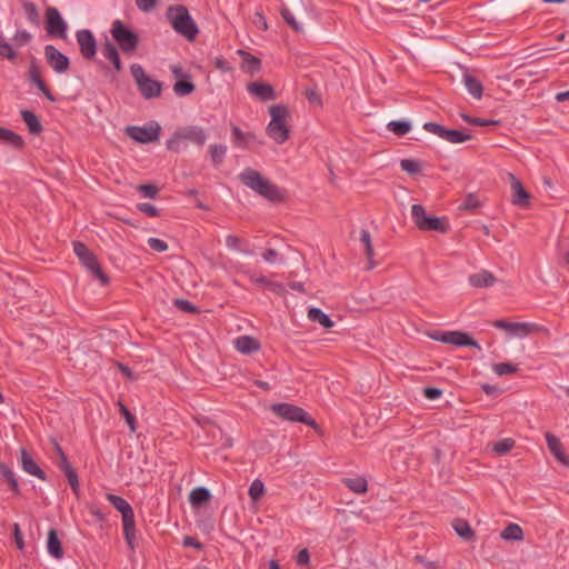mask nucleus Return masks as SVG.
<instances>
[{
    "instance_id": "nucleus-1",
    "label": "nucleus",
    "mask_w": 569,
    "mask_h": 569,
    "mask_svg": "<svg viewBox=\"0 0 569 569\" xmlns=\"http://www.w3.org/2000/svg\"><path fill=\"white\" fill-rule=\"evenodd\" d=\"M241 182L256 191L261 197L272 201L279 202L284 200L286 191L271 183L268 179L262 177L260 172L254 169L247 168L240 174Z\"/></svg>"
},
{
    "instance_id": "nucleus-2",
    "label": "nucleus",
    "mask_w": 569,
    "mask_h": 569,
    "mask_svg": "<svg viewBox=\"0 0 569 569\" xmlns=\"http://www.w3.org/2000/svg\"><path fill=\"white\" fill-rule=\"evenodd\" d=\"M269 113L271 120L266 128L267 134L278 144H282L290 137L289 110L283 104H274L269 108Z\"/></svg>"
},
{
    "instance_id": "nucleus-3",
    "label": "nucleus",
    "mask_w": 569,
    "mask_h": 569,
    "mask_svg": "<svg viewBox=\"0 0 569 569\" xmlns=\"http://www.w3.org/2000/svg\"><path fill=\"white\" fill-rule=\"evenodd\" d=\"M167 17L177 33L190 41L196 39L199 29L184 6L170 7Z\"/></svg>"
},
{
    "instance_id": "nucleus-4",
    "label": "nucleus",
    "mask_w": 569,
    "mask_h": 569,
    "mask_svg": "<svg viewBox=\"0 0 569 569\" xmlns=\"http://www.w3.org/2000/svg\"><path fill=\"white\" fill-rule=\"evenodd\" d=\"M106 498L121 513L124 539L130 549H133V541L136 539V522L132 507L126 499L120 496L107 493Z\"/></svg>"
},
{
    "instance_id": "nucleus-5",
    "label": "nucleus",
    "mask_w": 569,
    "mask_h": 569,
    "mask_svg": "<svg viewBox=\"0 0 569 569\" xmlns=\"http://www.w3.org/2000/svg\"><path fill=\"white\" fill-rule=\"evenodd\" d=\"M206 130L198 126H189L174 132L167 141V148L171 151L179 152L184 141H190L199 147L206 143Z\"/></svg>"
},
{
    "instance_id": "nucleus-6",
    "label": "nucleus",
    "mask_w": 569,
    "mask_h": 569,
    "mask_svg": "<svg viewBox=\"0 0 569 569\" xmlns=\"http://www.w3.org/2000/svg\"><path fill=\"white\" fill-rule=\"evenodd\" d=\"M131 74L138 89L144 99L157 98L161 94L162 86L159 81L151 79L138 63L130 67Z\"/></svg>"
},
{
    "instance_id": "nucleus-7",
    "label": "nucleus",
    "mask_w": 569,
    "mask_h": 569,
    "mask_svg": "<svg viewBox=\"0 0 569 569\" xmlns=\"http://www.w3.org/2000/svg\"><path fill=\"white\" fill-rule=\"evenodd\" d=\"M113 40L124 53H132L139 44L138 34L129 29L121 20H114L110 29Z\"/></svg>"
},
{
    "instance_id": "nucleus-8",
    "label": "nucleus",
    "mask_w": 569,
    "mask_h": 569,
    "mask_svg": "<svg viewBox=\"0 0 569 569\" xmlns=\"http://www.w3.org/2000/svg\"><path fill=\"white\" fill-rule=\"evenodd\" d=\"M274 415L283 420L291 422H302L312 428H317V422L302 408L291 403H277L271 407Z\"/></svg>"
},
{
    "instance_id": "nucleus-9",
    "label": "nucleus",
    "mask_w": 569,
    "mask_h": 569,
    "mask_svg": "<svg viewBox=\"0 0 569 569\" xmlns=\"http://www.w3.org/2000/svg\"><path fill=\"white\" fill-rule=\"evenodd\" d=\"M73 250L77 257L80 259L82 264L94 274L97 279L101 282V284H107L109 279L106 273L102 271L100 263L93 252L87 248L82 242L76 241L73 242Z\"/></svg>"
},
{
    "instance_id": "nucleus-10",
    "label": "nucleus",
    "mask_w": 569,
    "mask_h": 569,
    "mask_svg": "<svg viewBox=\"0 0 569 569\" xmlns=\"http://www.w3.org/2000/svg\"><path fill=\"white\" fill-rule=\"evenodd\" d=\"M423 129L453 144L463 143L472 139V136L467 131L447 129L443 126L436 122H426L423 124Z\"/></svg>"
},
{
    "instance_id": "nucleus-11",
    "label": "nucleus",
    "mask_w": 569,
    "mask_h": 569,
    "mask_svg": "<svg viewBox=\"0 0 569 569\" xmlns=\"http://www.w3.org/2000/svg\"><path fill=\"white\" fill-rule=\"evenodd\" d=\"M430 338L443 343L457 347H473L480 350L479 343L473 340L468 333L462 331H437L430 335Z\"/></svg>"
},
{
    "instance_id": "nucleus-12",
    "label": "nucleus",
    "mask_w": 569,
    "mask_h": 569,
    "mask_svg": "<svg viewBox=\"0 0 569 569\" xmlns=\"http://www.w3.org/2000/svg\"><path fill=\"white\" fill-rule=\"evenodd\" d=\"M160 131L161 127L158 123L144 127L128 126L124 129V132L129 138L143 144L158 141L160 138Z\"/></svg>"
},
{
    "instance_id": "nucleus-13",
    "label": "nucleus",
    "mask_w": 569,
    "mask_h": 569,
    "mask_svg": "<svg viewBox=\"0 0 569 569\" xmlns=\"http://www.w3.org/2000/svg\"><path fill=\"white\" fill-rule=\"evenodd\" d=\"M46 30L50 37L60 39L67 37V23L54 7H48L46 10Z\"/></svg>"
},
{
    "instance_id": "nucleus-14",
    "label": "nucleus",
    "mask_w": 569,
    "mask_h": 569,
    "mask_svg": "<svg viewBox=\"0 0 569 569\" xmlns=\"http://www.w3.org/2000/svg\"><path fill=\"white\" fill-rule=\"evenodd\" d=\"M53 447H54V450L59 458L57 461V465L61 469V471L64 473V476L67 477L72 491L78 496L79 495V479H78L77 471L70 465L61 446L58 442H53Z\"/></svg>"
},
{
    "instance_id": "nucleus-15",
    "label": "nucleus",
    "mask_w": 569,
    "mask_h": 569,
    "mask_svg": "<svg viewBox=\"0 0 569 569\" xmlns=\"http://www.w3.org/2000/svg\"><path fill=\"white\" fill-rule=\"evenodd\" d=\"M44 57L47 63L57 72L66 73L70 68L69 58L60 52L54 46L47 44L44 47Z\"/></svg>"
},
{
    "instance_id": "nucleus-16",
    "label": "nucleus",
    "mask_w": 569,
    "mask_h": 569,
    "mask_svg": "<svg viewBox=\"0 0 569 569\" xmlns=\"http://www.w3.org/2000/svg\"><path fill=\"white\" fill-rule=\"evenodd\" d=\"M493 326L498 329H502L517 337H526L532 332H536L540 327L536 323L530 322H508L505 320H497Z\"/></svg>"
},
{
    "instance_id": "nucleus-17",
    "label": "nucleus",
    "mask_w": 569,
    "mask_h": 569,
    "mask_svg": "<svg viewBox=\"0 0 569 569\" xmlns=\"http://www.w3.org/2000/svg\"><path fill=\"white\" fill-rule=\"evenodd\" d=\"M77 41L83 58L92 59L97 52V42L90 30L83 29L77 32Z\"/></svg>"
},
{
    "instance_id": "nucleus-18",
    "label": "nucleus",
    "mask_w": 569,
    "mask_h": 569,
    "mask_svg": "<svg viewBox=\"0 0 569 569\" xmlns=\"http://www.w3.org/2000/svg\"><path fill=\"white\" fill-rule=\"evenodd\" d=\"M547 447L552 456L560 462L562 466L569 468V457L566 455L565 449L560 440L552 433L548 432L546 435Z\"/></svg>"
},
{
    "instance_id": "nucleus-19",
    "label": "nucleus",
    "mask_w": 569,
    "mask_h": 569,
    "mask_svg": "<svg viewBox=\"0 0 569 569\" xmlns=\"http://www.w3.org/2000/svg\"><path fill=\"white\" fill-rule=\"evenodd\" d=\"M29 78L31 82L44 94V97L49 101H56V98L51 93L50 89L47 87L44 81L41 78V71L36 60H32L29 67Z\"/></svg>"
},
{
    "instance_id": "nucleus-20",
    "label": "nucleus",
    "mask_w": 569,
    "mask_h": 569,
    "mask_svg": "<svg viewBox=\"0 0 569 569\" xmlns=\"http://www.w3.org/2000/svg\"><path fill=\"white\" fill-rule=\"evenodd\" d=\"M247 90L252 96L257 97L261 101H270L276 99L273 88L263 82H251L247 84Z\"/></svg>"
},
{
    "instance_id": "nucleus-21",
    "label": "nucleus",
    "mask_w": 569,
    "mask_h": 569,
    "mask_svg": "<svg viewBox=\"0 0 569 569\" xmlns=\"http://www.w3.org/2000/svg\"><path fill=\"white\" fill-rule=\"evenodd\" d=\"M233 347L242 355H250L260 350V342L251 336H240L233 340Z\"/></svg>"
},
{
    "instance_id": "nucleus-22",
    "label": "nucleus",
    "mask_w": 569,
    "mask_h": 569,
    "mask_svg": "<svg viewBox=\"0 0 569 569\" xmlns=\"http://www.w3.org/2000/svg\"><path fill=\"white\" fill-rule=\"evenodd\" d=\"M510 179L512 190V203L521 207L527 206L530 198L529 193L526 191L520 180L517 179L513 174H510Z\"/></svg>"
},
{
    "instance_id": "nucleus-23",
    "label": "nucleus",
    "mask_w": 569,
    "mask_h": 569,
    "mask_svg": "<svg viewBox=\"0 0 569 569\" xmlns=\"http://www.w3.org/2000/svg\"><path fill=\"white\" fill-rule=\"evenodd\" d=\"M21 465L23 470L29 475L34 476L40 480H46L44 471L38 466L26 449H21Z\"/></svg>"
},
{
    "instance_id": "nucleus-24",
    "label": "nucleus",
    "mask_w": 569,
    "mask_h": 569,
    "mask_svg": "<svg viewBox=\"0 0 569 569\" xmlns=\"http://www.w3.org/2000/svg\"><path fill=\"white\" fill-rule=\"evenodd\" d=\"M496 282V277L488 270H481L478 273L469 277V283L475 288H487L491 287Z\"/></svg>"
},
{
    "instance_id": "nucleus-25",
    "label": "nucleus",
    "mask_w": 569,
    "mask_h": 569,
    "mask_svg": "<svg viewBox=\"0 0 569 569\" xmlns=\"http://www.w3.org/2000/svg\"><path fill=\"white\" fill-rule=\"evenodd\" d=\"M238 53L242 57V71L251 76L260 71L261 61L257 57L252 56L251 53L244 50H239Z\"/></svg>"
},
{
    "instance_id": "nucleus-26",
    "label": "nucleus",
    "mask_w": 569,
    "mask_h": 569,
    "mask_svg": "<svg viewBox=\"0 0 569 569\" xmlns=\"http://www.w3.org/2000/svg\"><path fill=\"white\" fill-rule=\"evenodd\" d=\"M0 142L16 149H21L24 146V140L20 134L3 127H0Z\"/></svg>"
},
{
    "instance_id": "nucleus-27",
    "label": "nucleus",
    "mask_w": 569,
    "mask_h": 569,
    "mask_svg": "<svg viewBox=\"0 0 569 569\" xmlns=\"http://www.w3.org/2000/svg\"><path fill=\"white\" fill-rule=\"evenodd\" d=\"M360 241L365 247V252L368 258L367 269L371 270L376 267V262L373 261L375 251H373V246H372V241H371V236L368 230H366V229L361 230Z\"/></svg>"
},
{
    "instance_id": "nucleus-28",
    "label": "nucleus",
    "mask_w": 569,
    "mask_h": 569,
    "mask_svg": "<svg viewBox=\"0 0 569 569\" xmlns=\"http://www.w3.org/2000/svg\"><path fill=\"white\" fill-rule=\"evenodd\" d=\"M49 553L56 558L61 559L63 557V549L58 538L57 531L54 529H50L48 532V542H47Z\"/></svg>"
},
{
    "instance_id": "nucleus-29",
    "label": "nucleus",
    "mask_w": 569,
    "mask_h": 569,
    "mask_svg": "<svg viewBox=\"0 0 569 569\" xmlns=\"http://www.w3.org/2000/svg\"><path fill=\"white\" fill-rule=\"evenodd\" d=\"M21 118L27 124L30 133L32 134H39L42 132L43 128L42 124L38 118V116L30 111V110H22L21 111Z\"/></svg>"
},
{
    "instance_id": "nucleus-30",
    "label": "nucleus",
    "mask_w": 569,
    "mask_h": 569,
    "mask_svg": "<svg viewBox=\"0 0 569 569\" xmlns=\"http://www.w3.org/2000/svg\"><path fill=\"white\" fill-rule=\"evenodd\" d=\"M249 279L251 282L259 286H263L276 293H282L284 291L283 286L281 283L271 281L264 276H259L257 273L250 272Z\"/></svg>"
},
{
    "instance_id": "nucleus-31",
    "label": "nucleus",
    "mask_w": 569,
    "mask_h": 569,
    "mask_svg": "<svg viewBox=\"0 0 569 569\" xmlns=\"http://www.w3.org/2000/svg\"><path fill=\"white\" fill-rule=\"evenodd\" d=\"M463 83L468 90V92L476 99H481L483 93V87L481 82L476 79L470 73L466 72L463 73Z\"/></svg>"
},
{
    "instance_id": "nucleus-32",
    "label": "nucleus",
    "mask_w": 569,
    "mask_h": 569,
    "mask_svg": "<svg viewBox=\"0 0 569 569\" xmlns=\"http://www.w3.org/2000/svg\"><path fill=\"white\" fill-rule=\"evenodd\" d=\"M452 527L456 531V533L465 539V540H473L475 537H476V533L473 531V529L470 527V525L463 520V519H456L453 522H452Z\"/></svg>"
},
{
    "instance_id": "nucleus-33",
    "label": "nucleus",
    "mask_w": 569,
    "mask_h": 569,
    "mask_svg": "<svg viewBox=\"0 0 569 569\" xmlns=\"http://www.w3.org/2000/svg\"><path fill=\"white\" fill-rule=\"evenodd\" d=\"M102 54L113 64L117 71H120L122 69L118 50L113 43L107 41L102 48Z\"/></svg>"
},
{
    "instance_id": "nucleus-34",
    "label": "nucleus",
    "mask_w": 569,
    "mask_h": 569,
    "mask_svg": "<svg viewBox=\"0 0 569 569\" xmlns=\"http://www.w3.org/2000/svg\"><path fill=\"white\" fill-rule=\"evenodd\" d=\"M232 141L234 146L239 148H247L249 142L254 139V134L251 132H243L239 127L232 126Z\"/></svg>"
},
{
    "instance_id": "nucleus-35",
    "label": "nucleus",
    "mask_w": 569,
    "mask_h": 569,
    "mask_svg": "<svg viewBox=\"0 0 569 569\" xmlns=\"http://www.w3.org/2000/svg\"><path fill=\"white\" fill-rule=\"evenodd\" d=\"M210 497V491L207 488L197 487L190 492L189 501L192 507H199L209 501Z\"/></svg>"
},
{
    "instance_id": "nucleus-36",
    "label": "nucleus",
    "mask_w": 569,
    "mask_h": 569,
    "mask_svg": "<svg viewBox=\"0 0 569 569\" xmlns=\"http://www.w3.org/2000/svg\"><path fill=\"white\" fill-rule=\"evenodd\" d=\"M342 482L355 493L361 495L368 491V482L363 477L346 478Z\"/></svg>"
},
{
    "instance_id": "nucleus-37",
    "label": "nucleus",
    "mask_w": 569,
    "mask_h": 569,
    "mask_svg": "<svg viewBox=\"0 0 569 569\" xmlns=\"http://www.w3.org/2000/svg\"><path fill=\"white\" fill-rule=\"evenodd\" d=\"M423 224L420 226V230L422 231H439V232H446L448 229V226L443 222L442 219L438 217H431L422 222Z\"/></svg>"
},
{
    "instance_id": "nucleus-38",
    "label": "nucleus",
    "mask_w": 569,
    "mask_h": 569,
    "mask_svg": "<svg viewBox=\"0 0 569 569\" xmlns=\"http://www.w3.org/2000/svg\"><path fill=\"white\" fill-rule=\"evenodd\" d=\"M308 318L311 321L319 322L325 328L333 327V321L319 308H311L308 311Z\"/></svg>"
},
{
    "instance_id": "nucleus-39",
    "label": "nucleus",
    "mask_w": 569,
    "mask_h": 569,
    "mask_svg": "<svg viewBox=\"0 0 569 569\" xmlns=\"http://www.w3.org/2000/svg\"><path fill=\"white\" fill-rule=\"evenodd\" d=\"M500 537L505 540L519 541L523 538V531L517 523H509L500 533Z\"/></svg>"
},
{
    "instance_id": "nucleus-40",
    "label": "nucleus",
    "mask_w": 569,
    "mask_h": 569,
    "mask_svg": "<svg viewBox=\"0 0 569 569\" xmlns=\"http://www.w3.org/2000/svg\"><path fill=\"white\" fill-rule=\"evenodd\" d=\"M388 130H390L396 136H405L411 130V123L409 121L403 120H393L387 124Z\"/></svg>"
},
{
    "instance_id": "nucleus-41",
    "label": "nucleus",
    "mask_w": 569,
    "mask_h": 569,
    "mask_svg": "<svg viewBox=\"0 0 569 569\" xmlns=\"http://www.w3.org/2000/svg\"><path fill=\"white\" fill-rule=\"evenodd\" d=\"M516 446V441L512 438H505L501 439L495 443H492V451L498 455L502 456L508 453L511 449H513Z\"/></svg>"
},
{
    "instance_id": "nucleus-42",
    "label": "nucleus",
    "mask_w": 569,
    "mask_h": 569,
    "mask_svg": "<svg viewBox=\"0 0 569 569\" xmlns=\"http://www.w3.org/2000/svg\"><path fill=\"white\" fill-rule=\"evenodd\" d=\"M266 492L263 482L260 479H256L249 487V497L253 502L259 501Z\"/></svg>"
},
{
    "instance_id": "nucleus-43",
    "label": "nucleus",
    "mask_w": 569,
    "mask_h": 569,
    "mask_svg": "<svg viewBox=\"0 0 569 569\" xmlns=\"http://www.w3.org/2000/svg\"><path fill=\"white\" fill-rule=\"evenodd\" d=\"M411 217L417 226V228L420 230V226H422L423 221L429 218V216L426 212V209L421 204H412L411 207Z\"/></svg>"
},
{
    "instance_id": "nucleus-44",
    "label": "nucleus",
    "mask_w": 569,
    "mask_h": 569,
    "mask_svg": "<svg viewBox=\"0 0 569 569\" xmlns=\"http://www.w3.org/2000/svg\"><path fill=\"white\" fill-rule=\"evenodd\" d=\"M226 152H227V147L223 144H211L209 147V153H210L211 160L216 166H219L223 161Z\"/></svg>"
},
{
    "instance_id": "nucleus-45",
    "label": "nucleus",
    "mask_w": 569,
    "mask_h": 569,
    "mask_svg": "<svg viewBox=\"0 0 569 569\" xmlns=\"http://www.w3.org/2000/svg\"><path fill=\"white\" fill-rule=\"evenodd\" d=\"M492 370L498 376L512 375L518 371V366L510 362L493 363Z\"/></svg>"
},
{
    "instance_id": "nucleus-46",
    "label": "nucleus",
    "mask_w": 569,
    "mask_h": 569,
    "mask_svg": "<svg viewBox=\"0 0 569 569\" xmlns=\"http://www.w3.org/2000/svg\"><path fill=\"white\" fill-rule=\"evenodd\" d=\"M196 87L191 81H177L173 84V91L179 97H184L194 91Z\"/></svg>"
},
{
    "instance_id": "nucleus-47",
    "label": "nucleus",
    "mask_w": 569,
    "mask_h": 569,
    "mask_svg": "<svg viewBox=\"0 0 569 569\" xmlns=\"http://www.w3.org/2000/svg\"><path fill=\"white\" fill-rule=\"evenodd\" d=\"M0 471L2 477L9 482V486L12 491L18 492L19 491V483L14 476V472L8 468L6 465H0Z\"/></svg>"
},
{
    "instance_id": "nucleus-48",
    "label": "nucleus",
    "mask_w": 569,
    "mask_h": 569,
    "mask_svg": "<svg viewBox=\"0 0 569 569\" xmlns=\"http://www.w3.org/2000/svg\"><path fill=\"white\" fill-rule=\"evenodd\" d=\"M280 13L283 18V20L297 32H300L302 31V27L301 24L296 20L295 16L292 14V12L287 8V7H282L280 9Z\"/></svg>"
},
{
    "instance_id": "nucleus-49",
    "label": "nucleus",
    "mask_w": 569,
    "mask_h": 569,
    "mask_svg": "<svg viewBox=\"0 0 569 569\" xmlns=\"http://www.w3.org/2000/svg\"><path fill=\"white\" fill-rule=\"evenodd\" d=\"M400 168L409 174H416L420 172L421 166L418 160L403 159L400 161Z\"/></svg>"
},
{
    "instance_id": "nucleus-50",
    "label": "nucleus",
    "mask_w": 569,
    "mask_h": 569,
    "mask_svg": "<svg viewBox=\"0 0 569 569\" xmlns=\"http://www.w3.org/2000/svg\"><path fill=\"white\" fill-rule=\"evenodd\" d=\"M461 118L467 123L473 124V126L487 127V126H497L499 123L498 120H485L481 118L470 117L468 114H461Z\"/></svg>"
},
{
    "instance_id": "nucleus-51",
    "label": "nucleus",
    "mask_w": 569,
    "mask_h": 569,
    "mask_svg": "<svg viewBox=\"0 0 569 569\" xmlns=\"http://www.w3.org/2000/svg\"><path fill=\"white\" fill-rule=\"evenodd\" d=\"M0 56L8 60H13L17 57V52L12 49V46L0 37Z\"/></svg>"
},
{
    "instance_id": "nucleus-52",
    "label": "nucleus",
    "mask_w": 569,
    "mask_h": 569,
    "mask_svg": "<svg viewBox=\"0 0 569 569\" xmlns=\"http://www.w3.org/2000/svg\"><path fill=\"white\" fill-rule=\"evenodd\" d=\"M118 406H119L120 412L124 417L126 422L128 423L130 430L132 432H134L137 429L134 416L129 411V409L122 402H118Z\"/></svg>"
},
{
    "instance_id": "nucleus-53",
    "label": "nucleus",
    "mask_w": 569,
    "mask_h": 569,
    "mask_svg": "<svg viewBox=\"0 0 569 569\" xmlns=\"http://www.w3.org/2000/svg\"><path fill=\"white\" fill-rule=\"evenodd\" d=\"M137 190L144 197L154 199L158 196L159 189L154 184H139Z\"/></svg>"
},
{
    "instance_id": "nucleus-54",
    "label": "nucleus",
    "mask_w": 569,
    "mask_h": 569,
    "mask_svg": "<svg viewBox=\"0 0 569 569\" xmlns=\"http://www.w3.org/2000/svg\"><path fill=\"white\" fill-rule=\"evenodd\" d=\"M32 39V36L27 30H19L13 36V42L16 46L22 47L28 44Z\"/></svg>"
},
{
    "instance_id": "nucleus-55",
    "label": "nucleus",
    "mask_w": 569,
    "mask_h": 569,
    "mask_svg": "<svg viewBox=\"0 0 569 569\" xmlns=\"http://www.w3.org/2000/svg\"><path fill=\"white\" fill-rule=\"evenodd\" d=\"M244 241L238 237V236H234V234H228L226 237V246L232 250V251H240L241 250V244L243 243Z\"/></svg>"
},
{
    "instance_id": "nucleus-56",
    "label": "nucleus",
    "mask_w": 569,
    "mask_h": 569,
    "mask_svg": "<svg viewBox=\"0 0 569 569\" xmlns=\"http://www.w3.org/2000/svg\"><path fill=\"white\" fill-rule=\"evenodd\" d=\"M174 306L181 311L194 313L198 311L197 307L186 299H176Z\"/></svg>"
},
{
    "instance_id": "nucleus-57",
    "label": "nucleus",
    "mask_w": 569,
    "mask_h": 569,
    "mask_svg": "<svg viewBox=\"0 0 569 569\" xmlns=\"http://www.w3.org/2000/svg\"><path fill=\"white\" fill-rule=\"evenodd\" d=\"M148 244L152 250L157 252H164L168 250L167 242L158 238H149Z\"/></svg>"
},
{
    "instance_id": "nucleus-58",
    "label": "nucleus",
    "mask_w": 569,
    "mask_h": 569,
    "mask_svg": "<svg viewBox=\"0 0 569 569\" xmlns=\"http://www.w3.org/2000/svg\"><path fill=\"white\" fill-rule=\"evenodd\" d=\"M158 4V0H136V6L142 12L152 11Z\"/></svg>"
},
{
    "instance_id": "nucleus-59",
    "label": "nucleus",
    "mask_w": 569,
    "mask_h": 569,
    "mask_svg": "<svg viewBox=\"0 0 569 569\" xmlns=\"http://www.w3.org/2000/svg\"><path fill=\"white\" fill-rule=\"evenodd\" d=\"M480 206L479 200L472 193L468 194L460 206L461 209L473 210Z\"/></svg>"
},
{
    "instance_id": "nucleus-60",
    "label": "nucleus",
    "mask_w": 569,
    "mask_h": 569,
    "mask_svg": "<svg viewBox=\"0 0 569 569\" xmlns=\"http://www.w3.org/2000/svg\"><path fill=\"white\" fill-rule=\"evenodd\" d=\"M137 209L139 211L146 213L149 217H157L159 214L158 209L151 203H147V202L138 203Z\"/></svg>"
},
{
    "instance_id": "nucleus-61",
    "label": "nucleus",
    "mask_w": 569,
    "mask_h": 569,
    "mask_svg": "<svg viewBox=\"0 0 569 569\" xmlns=\"http://www.w3.org/2000/svg\"><path fill=\"white\" fill-rule=\"evenodd\" d=\"M442 395V391L435 387H427L423 389V396L427 399L436 400Z\"/></svg>"
},
{
    "instance_id": "nucleus-62",
    "label": "nucleus",
    "mask_w": 569,
    "mask_h": 569,
    "mask_svg": "<svg viewBox=\"0 0 569 569\" xmlns=\"http://www.w3.org/2000/svg\"><path fill=\"white\" fill-rule=\"evenodd\" d=\"M279 253L277 250L269 248L262 253V258L266 262L274 263L278 261Z\"/></svg>"
},
{
    "instance_id": "nucleus-63",
    "label": "nucleus",
    "mask_w": 569,
    "mask_h": 569,
    "mask_svg": "<svg viewBox=\"0 0 569 569\" xmlns=\"http://www.w3.org/2000/svg\"><path fill=\"white\" fill-rule=\"evenodd\" d=\"M13 533H14V541H16L17 548L22 550L24 547V542H23V538H22L20 527L18 523L13 525Z\"/></svg>"
},
{
    "instance_id": "nucleus-64",
    "label": "nucleus",
    "mask_w": 569,
    "mask_h": 569,
    "mask_svg": "<svg viewBox=\"0 0 569 569\" xmlns=\"http://www.w3.org/2000/svg\"><path fill=\"white\" fill-rule=\"evenodd\" d=\"M310 561V555L307 549H302L297 555V563L300 566L308 565Z\"/></svg>"
}]
</instances>
